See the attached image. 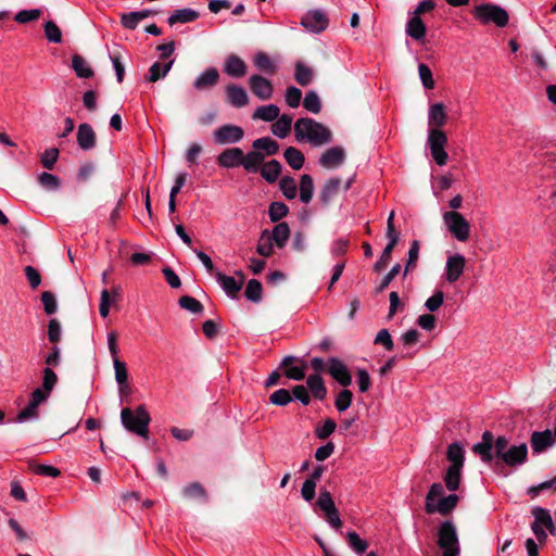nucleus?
<instances>
[{
  "instance_id": "nucleus-1",
  "label": "nucleus",
  "mask_w": 556,
  "mask_h": 556,
  "mask_svg": "<svg viewBox=\"0 0 556 556\" xmlns=\"http://www.w3.org/2000/svg\"><path fill=\"white\" fill-rule=\"evenodd\" d=\"M294 135L298 141H305L315 147L327 144L332 140L331 130L309 117H302L295 122Z\"/></svg>"
},
{
  "instance_id": "nucleus-2",
  "label": "nucleus",
  "mask_w": 556,
  "mask_h": 556,
  "mask_svg": "<svg viewBox=\"0 0 556 556\" xmlns=\"http://www.w3.org/2000/svg\"><path fill=\"white\" fill-rule=\"evenodd\" d=\"M121 421L127 431L148 439L151 417L144 405H139L136 409L123 408Z\"/></svg>"
},
{
  "instance_id": "nucleus-3",
  "label": "nucleus",
  "mask_w": 556,
  "mask_h": 556,
  "mask_svg": "<svg viewBox=\"0 0 556 556\" xmlns=\"http://www.w3.org/2000/svg\"><path fill=\"white\" fill-rule=\"evenodd\" d=\"M437 545L442 556H459L460 545L455 525L450 520L442 521L437 531Z\"/></svg>"
},
{
  "instance_id": "nucleus-4",
  "label": "nucleus",
  "mask_w": 556,
  "mask_h": 556,
  "mask_svg": "<svg viewBox=\"0 0 556 556\" xmlns=\"http://www.w3.org/2000/svg\"><path fill=\"white\" fill-rule=\"evenodd\" d=\"M316 505L325 513L326 521L336 530H340L342 521L339 516L331 494L328 490L321 489Z\"/></svg>"
},
{
  "instance_id": "nucleus-5",
  "label": "nucleus",
  "mask_w": 556,
  "mask_h": 556,
  "mask_svg": "<svg viewBox=\"0 0 556 556\" xmlns=\"http://www.w3.org/2000/svg\"><path fill=\"white\" fill-rule=\"evenodd\" d=\"M244 137L242 127L233 124H225L213 131V141L219 146L235 144Z\"/></svg>"
},
{
  "instance_id": "nucleus-6",
  "label": "nucleus",
  "mask_w": 556,
  "mask_h": 556,
  "mask_svg": "<svg viewBox=\"0 0 556 556\" xmlns=\"http://www.w3.org/2000/svg\"><path fill=\"white\" fill-rule=\"evenodd\" d=\"M443 220L448 231L459 241H465L469 236V225L462 214L451 211L443 214Z\"/></svg>"
},
{
  "instance_id": "nucleus-7",
  "label": "nucleus",
  "mask_w": 556,
  "mask_h": 556,
  "mask_svg": "<svg viewBox=\"0 0 556 556\" xmlns=\"http://www.w3.org/2000/svg\"><path fill=\"white\" fill-rule=\"evenodd\" d=\"M428 142L435 163L440 166L444 165L447 161V153L444 151L447 142L445 134L440 129L431 128L428 135Z\"/></svg>"
},
{
  "instance_id": "nucleus-8",
  "label": "nucleus",
  "mask_w": 556,
  "mask_h": 556,
  "mask_svg": "<svg viewBox=\"0 0 556 556\" xmlns=\"http://www.w3.org/2000/svg\"><path fill=\"white\" fill-rule=\"evenodd\" d=\"M327 371L340 386L344 388L352 383V376L348 366L339 358L330 357L327 361Z\"/></svg>"
},
{
  "instance_id": "nucleus-9",
  "label": "nucleus",
  "mask_w": 556,
  "mask_h": 556,
  "mask_svg": "<svg viewBox=\"0 0 556 556\" xmlns=\"http://www.w3.org/2000/svg\"><path fill=\"white\" fill-rule=\"evenodd\" d=\"M249 88L252 93L260 100H269L274 93V86L267 78L262 75L254 74L248 80Z\"/></svg>"
},
{
  "instance_id": "nucleus-10",
  "label": "nucleus",
  "mask_w": 556,
  "mask_h": 556,
  "mask_svg": "<svg viewBox=\"0 0 556 556\" xmlns=\"http://www.w3.org/2000/svg\"><path fill=\"white\" fill-rule=\"evenodd\" d=\"M328 17L320 10H313L307 12L301 21V25L312 33H320L328 26Z\"/></svg>"
},
{
  "instance_id": "nucleus-11",
  "label": "nucleus",
  "mask_w": 556,
  "mask_h": 556,
  "mask_svg": "<svg viewBox=\"0 0 556 556\" xmlns=\"http://www.w3.org/2000/svg\"><path fill=\"white\" fill-rule=\"evenodd\" d=\"M345 161V151L342 147L336 146L327 149L319 157L318 164L328 169L341 166Z\"/></svg>"
},
{
  "instance_id": "nucleus-12",
  "label": "nucleus",
  "mask_w": 556,
  "mask_h": 556,
  "mask_svg": "<svg viewBox=\"0 0 556 556\" xmlns=\"http://www.w3.org/2000/svg\"><path fill=\"white\" fill-rule=\"evenodd\" d=\"M528 457L527 444L510 446L500 458L506 466L517 467L522 465Z\"/></svg>"
},
{
  "instance_id": "nucleus-13",
  "label": "nucleus",
  "mask_w": 556,
  "mask_h": 556,
  "mask_svg": "<svg viewBox=\"0 0 556 556\" xmlns=\"http://www.w3.org/2000/svg\"><path fill=\"white\" fill-rule=\"evenodd\" d=\"M243 151L240 148H227L217 156V164L223 168L242 166Z\"/></svg>"
},
{
  "instance_id": "nucleus-14",
  "label": "nucleus",
  "mask_w": 556,
  "mask_h": 556,
  "mask_svg": "<svg viewBox=\"0 0 556 556\" xmlns=\"http://www.w3.org/2000/svg\"><path fill=\"white\" fill-rule=\"evenodd\" d=\"M218 80V71L215 67H208L194 79L192 87L197 91H205L214 88Z\"/></svg>"
},
{
  "instance_id": "nucleus-15",
  "label": "nucleus",
  "mask_w": 556,
  "mask_h": 556,
  "mask_svg": "<svg viewBox=\"0 0 556 556\" xmlns=\"http://www.w3.org/2000/svg\"><path fill=\"white\" fill-rule=\"evenodd\" d=\"M238 275L241 277L240 280H236L233 277L227 276L220 271L215 273L217 282L220 285L226 294L232 299L237 296L243 285V274L239 271Z\"/></svg>"
},
{
  "instance_id": "nucleus-16",
  "label": "nucleus",
  "mask_w": 556,
  "mask_h": 556,
  "mask_svg": "<svg viewBox=\"0 0 556 556\" xmlns=\"http://www.w3.org/2000/svg\"><path fill=\"white\" fill-rule=\"evenodd\" d=\"M223 72L230 77L240 78L248 72L247 63L236 54H229L223 65Z\"/></svg>"
},
{
  "instance_id": "nucleus-17",
  "label": "nucleus",
  "mask_w": 556,
  "mask_h": 556,
  "mask_svg": "<svg viewBox=\"0 0 556 556\" xmlns=\"http://www.w3.org/2000/svg\"><path fill=\"white\" fill-rule=\"evenodd\" d=\"M458 496L450 494L441 497L435 504L426 503L425 509L428 514L439 513L440 515H448L457 505Z\"/></svg>"
},
{
  "instance_id": "nucleus-18",
  "label": "nucleus",
  "mask_w": 556,
  "mask_h": 556,
  "mask_svg": "<svg viewBox=\"0 0 556 556\" xmlns=\"http://www.w3.org/2000/svg\"><path fill=\"white\" fill-rule=\"evenodd\" d=\"M227 102L237 109L243 108L249 103V96L241 86L229 84L226 87Z\"/></svg>"
},
{
  "instance_id": "nucleus-19",
  "label": "nucleus",
  "mask_w": 556,
  "mask_h": 556,
  "mask_svg": "<svg viewBox=\"0 0 556 556\" xmlns=\"http://www.w3.org/2000/svg\"><path fill=\"white\" fill-rule=\"evenodd\" d=\"M96 141L93 128L87 123L80 124L77 129V143L79 148L84 151L92 150L96 147Z\"/></svg>"
},
{
  "instance_id": "nucleus-20",
  "label": "nucleus",
  "mask_w": 556,
  "mask_h": 556,
  "mask_svg": "<svg viewBox=\"0 0 556 556\" xmlns=\"http://www.w3.org/2000/svg\"><path fill=\"white\" fill-rule=\"evenodd\" d=\"M531 447L534 453H542L554 443L551 430L534 431L531 435Z\"/></svg>"
},
{
  "instance_id": "nucleus-21",
  "label": "nucleus",
  "mask_w": 556,
  "mask_h": 556,
  "mask_svg": "<svg viewBox=\"0 0 556 556\" xmlns=\"http://www.w3.org/2000/svg\"><path fill=\"white\" fill-rule=\"evenodd\" d=\"M265 154L261 151L252 150L247 154L243 153L242 167L248 173H258L264 164Z\"/></svg>"
},
{
  "instance_id": "nucleus-22",
  "label": "nucleus",
  "mask_w": 556,
  "mask_h": 556,
  "mask_svg": "<svg viewBox=\"0 0 556 556\" xmlns=\"http://www.w3.org/2000/svg\"><path fill=\"white\" fill-rule=\"evenodd\" d=\"M465 266V258L462 255H453L446 262V280L455 282L463 274Z\"/></svg>"
},
{
  "instance_id": "nucleus-23",
  "label": "nucleus",
  "mask_w": 556,
  "mask_h": 556,
  "mask_svg": "<svg viewBox=\"0 0 556 556\" xmlns=\"http://www.w3.org/2000/svg\"><path fill=\"white\" fill-rule=\"evenodd\" d=\"M405 33L414 40L420 41L426 36L427 27L419 16L412 15L406 23Z\"/></svg>"
},
{
  "instance_id": "nucleus-24",
  "label": "nucleus",
  "mask_w": 556,
  "mask_h": 556,
  "mask_svg": "<svg viewBox=\"0 0 556 556\" xmlns=\"http://www.w3.org/2000/svg\"><path fill=\"white\" fill-rule=\"evenodd\" d=\"M268 237L279 249H282L290 238L289 225L285 222L277 224L271 232L268 231Z\"/></svg>"
},
{
  "instance_id": "nucleus-25",
  "label": "nucleus",
  "mask_w": 556,
  "mask_h": 556,
  "mask_svg": "<svg viewBox=\"0 0 556 556\" xmlns=\"http://www.w3.org/2000/svg\"><path fill=\"white\" fill-rule=\"evenodd\" d=\"M341 186V179L338 177H332L326 180L320 192H319V200L324 204H328L334 195L339 192Z\"/></svg>"
},
{
  "instance_id": "nucleus-26",
  "label": "nucleus",
  "mask_w": 556,
  "mask_h": 556,
  "mask_svg": "<svg viewBox=\"0 0 556 556\" xmlns=\"http://www.w3.org/2000/svg\"><path fill=\"white\" fill-rule=\"evenodd\" d=\"M532 515L534 517L532 523L546 528L552 534H555L556 528L548 509L536 506L532 509Z\"/></svg>"
},
{
  "instance_id": "nucleus-27",
  "label": "nucleus",
  "mask_w": 556,
  "mask_h": 556,
  "mask_svg": "<svg viewBox=\"0 0 556 556\" xmlns=\"http://www.w3.org/2000/svg\"><path fill=\"white\" fill-rule=\"evenodd\" d=\"M252 148L256 151L263 152V154H265V157L275 155L279 151L278 142L271 139L270 137H262L255 139L252 142Z\"/></svg>"
},
{
  "instance_id": "nucleus-28",
  "label": "nucleus",
  "mask_w": 556,
  "mask_h": 556,
  "mask_svg": "<svg viewBox=\"0 0 556 556\" xmlns=\"http://www.w3.org/2000/svg\"><path fill=\"white\" fill-rule=\"evenodd\" d=\"M280 115V109L276 104H267V105H261L258 106L253 115V119H260L264 122H274L276 121Z\"/></svg>"
},
{
  "instance_id": "nucleus-29",
  "label": "nucleus",
  "mask_w": 556,
  "mask_h": 556,
  "mask_svg": "<svg viewBox=\"0 0 556 556\" xmlns=\"http://www.w3.org/2000/svg\"><path fill=\"white\" fill-rule=\"evenodd\" d=\"M260 174L263 179L269 184H274L281 174V164L277 160H270L263 164Z\"/></svg>"
},
{
  "instance_id": "nucleus-30",
  "label": "nucleus",
  "mask_w": 556,
  "mask_h": 556,
  "mask_svg": "<svg viewBox=\"0 0 556 556\" xmlns=\"http://www.w3.org/2000/svg\"><path fill=\"white\" fill-rule=\"evenodd\" d=\"M446 114L442 103H434L429 109L428 123L431 128L439 129L445 124Z\"/></svg>"
},
{
  "instance_id": "nucleus-31",
  "label": "nucleus",
  "mask_w": 556,
  "mask_h": 556,
  "mask_svg": "<svg viewBox=\"0 0 556 556\" xmlns=\"http://www.w3.org/2000/svg\"><path fill=\"white\" fill-rule=\"evenodd\" d=\"M292 126V116L288 114L279 115V117L274 121L271 125V132L278 138H286L291 130Z\"/></svg>"
},
{
  "instance_id": "nucleus-32",
  "label": "nucleus",
  "mask_w": 556,
  "mask_h": 556,
  "mask_svg": "<svg viewBox=\"0 0 556 556\" xmlns=\"http://www.w3.org/2000/svg\"><path fill=\"white\" fill-rule=\"evenodd\" d=\"M174 64V60L168 61L167 63L161 64L160 62H154L150 68L149 74L146 79L150 83H155L161 78L166 77L168 72L172 70Z\"/></svg>"
},
{
  "instance_id": "nucleus-33",
  "label": "nucleus",
  "mask_w": 556,
  "mask_h": 556,
  "mask_svg": "<svg viewBox=\"0 0 556 556\" xmlns=\"http://www.w3.org/2000/svg\"><path fill=\"white\" fill-rule=\"evenodd\" d=\"M389 242L387 243L386 248L383 249L380 258L376 262L374 269L375 271H381L386 268V266L389 264L391 260V254L395 245L399 241V236H391L387 237Z\"/></svg>"
},
{
  "instance_id": "nucleus-34",
  "label": "nucleus",
  "mask_w": 556,
  "mask_h": 556,
  "mask_svg": "<svg viewBox=\"0 0 556 556\" xmlns=\"http://www.w3.org/2000/svg\"><path fill=\"white\" fill-rule=\"evenodd\" d=\"M306 384L315 399L321 401L326 397L327 389L319 375H309L306 379Z\"/></svg>"
},
{
  "instance_id": "nucleus-35",
  "label": "nucleus",
  "mask_w": 556,
  "mask_h": 556,
  "mask_svg": "<svg viewBox=\"0 0 556 556\" xmlns=\"http://www.w3.org/2000/svg\"><path fill=\"white\" fill-rule=\"evenodd\" d=\"M509 22L508 12L500 5L489 3V23L505 27Z\"/></svg>"
},
{
  "instance_id": "nucleus-36",
  "label": "nucleus",
  "mask_w": 556,
  "mask_h": 556,
  "mask_svg": "<svg viewBox=\"0 0 556 556\" xmlns=\"http://www.w3.org/2000/svg\"><path fill=\"white\" fill-rule=\"evenodd\" d=\"M493 437L489 432V463L493 459V457L500 459L501 456L510 447L508 445V440L505 437H498L494 443L492 444Z\"/></svg>"
},
{
  "instance_id": "nucleus-37",
  "label": "nucleus",
  "mask_w": 556,
  "mask_h": 556,
  "mask_svg": "<svg viewBox=\"0 0 556 556\" xmlns=\"http://www.w3.org/2000/svg\"><path fill=\"white\" fill-rule=\"evenodd\" d=\"M253 63L258 71L268 75H274L277 71L275 63L263 51H260L254 55Z\"/></svg>"
},
{
  "instance_id": "nucleus-38",
  "label": "nucleus",
  "mask_w": 556,
  "mask_h": 556,
  "mask_svg": "<svg viewBox=\"0 0 556 556\" xmlns=\"http://www.w3.org/2000/svg\"><path fill=\"white\" fill-rule=\"evenodd\" d=\"M294 357L286 356L282 359V367L285 368V375L293 380H302L305 377V370L303 366L292 365Z\"/></svg>"
},
{
  "instance_id": "nucleus-39",
  "label": "nucleus",
  "mask_w": 556,
  "mask_h": 556,
  "mask_svg": "<svg viewBox=\"0 0 556 556\" xmlns=\"http://www.w3.org/2000/svg\"><path fill=\"white\" fill-rule=\"evenodd\" d=\"M199 17V12L192 9H180L176 10L169 17L168 24L170 26L177 23H190Z\"/></svg>"
},
{
  "instance_id": "nucleus-40",
  "label": "nucleus",
  "mask_w": 556,
  "mask_h": 556,
  "mask_svg": "<svg viewBox=\"0 0 556 556\" xmlns=\"http://www.w3.org/2000/svg\"><path fill=\"white\" fill-rule=\"evenodd\" d=\"M283 156L286 162L295 170L301 169L304 165V154L294 147H288L283 152Z\"/></svg>"
},
{
  "instance_id": "nucleus-41",
  "label": "nucleus",
  "mask_w": 556,
  "mask_h": 556,
  "mask_svg": "<svg viewBox=\"0 0 556 556\" xmlns=\"http://www.w3.org/2000/svg\"><path fill=\"white\" fill-rule=\"evenodd\" d=\"M72 67L79 78H90L93 75V71L88 62L79 54L73 55Z\"/></svg>"
},
{
  "instance_id": "nucleus-42",
  "label": "nucleus",
  "mask_w": 556,
  "mask_h": 556,
  "mask_svg": "<svg viewBox=\"0 0 556 556\" xmlns=\"http://www.w3.org/2000/svg\"><path fill=\"white\" fill-rule=\"evenodd\" d=\"M294 78L296 83L303 87L309 85L314 79V72L311 67L302 62L295 64Z\"/></svg>"
},
{
  "instance_id": "nucleus-43",
  "label": "nucleus",
  "mask_w": 556,
  "mask_h": 556,
  "mask_svg": "<svg viewBox=\"0 0 556 556\" xmlns=\"http://www.w3.org/2000/svg\"><path fill=\"white\" fill-rule=\"evenodd\" d=\"M314 193L313 178L308 174H304L300 180V200L307 204L311 202Z\"/></svg>"
},
{
  "instance_id": "nucleus-44",
  "label": "nucleus",
  "mask_w": 556,
  "mask_h": 556,
  "mask_svg": "<svg viewBox=\"0 0 556 556\" xmlns=\"http://www.w3.org/2000/svg\"><path fill=\"white\" fill-rule=\"evenodd\" d=\"M274 242L268 237V230H263L256 245V252L263 257H269L274 253Z\"/></svg>"
},
{
  "instance_id": "nucleus-45",
  "label": "nucleus",
  "mask_w": 556,
  "mask_h": 556,
  "mask_svg": "<svg viewBox=\"0 0 556 556\" xmlns=\"http://www.w3.org/2000/svg\"><path fill=\"white\" fill-rule=\"evenodd\" d=\"M113 355L114 361V369H115V379L119 386L126 384L128 379V372L126 364L119 361L116 356L117 350H110ZM121 392H124V388L121 387Z\"/></svg>"
},
{
  "instance_id": "nucleus-46",
  "label": "nucleus",
  "mask_w": 556,
  "mask_h": 556,
  "mask_svg": "<svg viewBox=\"0 0 556 556\" xmlns=\"http://www.w3.org/2000/svg\"><path fill=\"white\" fill-rule=\"evenodd\" d=\"M349 546L357 554L363 555L367 547V541L363 540L355 531H350L345 534Z\"/></svg>"
},
{
  "instance_id": "nucleus-47",
  "label": "nucleus",
  "mask_w": 556,
  "mask_h": 556,
  "mask_svg": "<svg viewBox=\"0 0 556 556\" xmlns=\"http://www.w3.org/2000/svg\"><path fill=\"white\" fill-rule=\"evenodd\" d=\"M447 459L452 463L451 466L462 468L464 465V451L459 443H452L447 447Z\"/></svg>"
},
{
  "instance_id": "nucleus-48",
  "label": "nucleus",
  "mask_w": 556,
  "mask_h": 556,
  "mask_svg": "<svg viewBox=\"0 0 556 556\" xmlns=\"http://www.w3.org/2000/svg\"><path fill=\"white\" fill-rule=\"evenodd\" d=\"M263 287L262 283L256 279L249 280L244 290V295L248 300L258 303L262 300Z\"/></svg>"
},
{
  "instance_id": "nucleus-49",
  "label": "nucleus",
  "mask_w": 556,
  "mask_h": 556,
  "mask_svg": "<svg viewBox=\"0 0 556 556\" xmlns=\"http://www.w3.org/2000/svg\"><path fill=\"white\" fill-rule=\"evenodd\" d=\"M460 469L456 466H450L444 476V482L450 491H456L460 482Z\"/></svg>"
},
{
  "instance_id": "nucleus-50",
  "label": "nucleus",
  "mask_w": 556,
  "mask_h": 556,
  "mask_svg": "<svg viewBox=\"0 0 556 556\" xmlns=\"http://www.w3.org/2000/svg\"><path fill=\"white\" fill-rule=\"evenodd\" d=\"M182 494L187 498H202L203 502L207 501V494L205 489L199 482H192L182 489Z\"/></svg>"
},
{
  "instance_id": "nucleus-51",
  "label": "nucleus",
  "mask_w": 556,
  "mask_h": 556,
  "mask_svg": "<svg viewBox=\"0 0 556 556\" xmlns=\"http://www.w3.org/2000/svg\"><path fill=\"white\" fill-rule=\"evenodd\" d=\"M304 108L314 114H318L321 111V102L316 91L309 90L306 92L303 100Z\"/></svg>"
},
{
  "instance_id": "nucleus-52",
  "label": "nucleus",
  "mask_w": 556,
  "mask_h": 556,
  "mask_svg": "<svg viewBox=\"0 0 556 556\" xmlns=\"http://www.w3.org/2000/svg\"><path fill=\"white\" fill-rule=\"evenodd\" d=\"M279 187L282 194L289 200L294 199L298 194L295 180L290 176H283L280 179Z\"/></svg>"
},
{
  "instance_id": "nucleus-53",
  "label": "nucleus",
  "mask_w": 556,
  "mask_h": 556,
  "mask_svg": "<svg viewBox=\"0 0 556 556\" xmlns=\"http://www.w3.org/2000/svg\"><path fill=\"white\" fill-rule=\"evenodd\" d=\"M29 468L34 473L39 475V476L55 478V477H59L61 473L58 468H55L51 465L38 464L36 462H30Z\"/></svg>"
},
{
  "instance_id": "nucleus-54",
  "label": "nucleus",
  "mask_w": 556,
  "mask_h": 556,
  "mask_svg": "<svg viewBox=\"0 0 556 556\" xmlns=\"http://www.w3.org/2000/svg\"><path fill=\"white\" fill-rule=\"evenodd\" d=\"M179 305L181 308L192 313L201 314L203 312V305L195 298L190 295H184L179 299Z\"/></svg>"
},
{
  "instance_id": "nucleus-55",
  "label": "nucleus",
  "mask_w": 556,
  "mask_h": 556,
  "mask_svg": "<svg viewBox=\"0 0 556 556\" xmlns=\"http://www.w3.org/2000/svg\"><path fill=\"white\" fill-rule=\"evenodd\" d=\"M289 212L288 206L283 202H273L268 208V216L273 223L282 219Z\"/></svg>"
},
{
  "instance_id": "nucleus-56",
  "label": "nucleus",
  "mask_w": 556,
  "mask_h": 556,
  "mask_svg": "<svg viewBox=\"0 0 556 556\" xmlns=\"http://www.w3.org/2000/svg\"><path fill=\"white\" fill-rule=\"evenodd\" d=\"M352 400H353V393L350 390H348V389L341 390L338 393L336 401H334V405H336V408L338 409V412L342 413V412L346 410L351 406Z\"/></svg>"
},
{
  "instance_id": "nucleus-57",
  "label": "nucleus",
  "mask_w": 556,
  "mask_h": 556,
  "mask_svg": "<svg viewBox=\"0 0 556 556\" xmlns=\"http://www.w3.org/2000/svg\"><path fill=\"white\" fill-rule=\"evenodd\" d=\"M45 36L48 41L60 43L62 41V33L59 26L53 21H48L45 24Z\"/></svg>"
},
{
  "instance_id": "nucleus-58",
  "label": "nucleus",
  "mask_w": 556,
  "mask_h": 556,
  "mask_svg": "<svg viewBox=\"0 0 556 556\" xmlns=\"http://www.w3.org/2000/svg\"><path fill=\"white\" fill-rule=\"evenodd\" d=\"M285 100L290 108L295 109L301 103L302 91L294 86H290L286 89Z\"/></svg>"
},
{
  "instance_id": "nucleus-59",
  "label": "nucleus",
  "mask_w": 556,
  "mask_h": 556,
  "mask_svg": "<svg viewBox=\"0 0 556 556\" xmlns=\"http://www.w3.org/2000/svg\"><path fill=\"white\" fill-rule=\"evenodd\" d=\"M336 427L337 424L329 418L325 420L323 425H319L315 428V435L320 440H325L333 433Z\"/></svg>"
},
{
  "instance_id": "nucleus-60",
  "label": "nucleus",
  "mask_w": 556,
  "mask_h": 556,
  "mask_svg": "<svg viewBox=\"0 0 556 556\" xmlns=\"http://www.w3.org/2000/svg\"><path fill=\"white\" fill-rule=\"evenodd\" d=\"M38 181L47 190H56L60 187V179L50 173H41L38 177Z\"/></svg>"
},
{
  "instance_id": "nucleus-61",
  "label": "nucleus",
  "mask_w": 556,
  "mask_h": 556,
  "mask_svg": "<svg viewBox=\"0 0 556 556\" xmlns=\"http://www.w3.org/2000/svg\"><path fill=\"white\" fill-rule=\"evenodd\" d=\"M269 401L274 405L285 406L292 401V397L287 389H279L270 394Z\"/></svg>"
},
{
  "instance_id": "nucleus-62",
  "label": "nucleus",
  "mask_w": 556,
  "mask_h": 556,
  "mask_svg": "<svg viewBox=\"0 0 556 556\" xmlns=\"http://www.w3.org/2000/svg\"><path fill=\"white\" fill-rule=\"evenodd\" d=\"M58 157L59 150L56 148H51L42 153L40 162L45 168L52 169L58 161Z\"/></svg>"
},
{
  "instance_id": "nucleus-63",
  "label": "nucleus",
  "mask_w": 556,
  "mask_h": 556,
  "mask_svg": "<svg viewBox=\"0 0 556 556\" xmlns=\"http://www.w3.org/2000/svg\"><path fill=\"white\" fill-rule=\"evenodd\" d=\"M418 73L420 80L426 89H433L434 88V80L432 77V72L430 67L424 63L419 64L418 66Z\"/></svg>"
},
{
  "instance_id": "nucleus-64",
  "label": "nucleus",
  "mask_w": 556,
  "mask_h": 556,
  "mask_svg": "<svg viewBox=\"0 0 556 556\" xmlns=\"http://www.w3.org/2000/svg\"><path fill=\"white\" fill-rule=\"evenodd\" d=\"M58 381L56 374L52 368L46 367L42 371V388L50 393L55 387Z\"/></svg>"
}]
</instances>
